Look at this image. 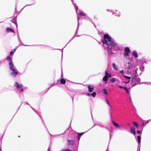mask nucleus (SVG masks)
Masks as SVG:
<instances>
[{
	"mask_svg": "<svg viewBox=\"0 0 151 151\" xmlns=\"http://www.w3.org/2000/svg\"><path fill=\"white\" fill-rule=\"evenodd\" d=\"M119 87L120 88H123L124 89V88L125 87H123V86H119Z\"/></svg>",
	"mask_w": 151,
	"mask_h": 151,
	"instance_id": "nucleus-30",
	"label": "nucleus"
},
{
	"mask_svg": "<svg viewBox=\"0 0 151 151\" xmlns=\"http://www.w3.org/2000/svg\"><path fill=\"white\" fill-rule=\"evenodd\" d=\"M87 94L88 96H89L90 95H91V94H90L89 93H88Z\"/></svg>",
	"mask_w": 151,
	"mask_h": 151,
	"instance_id": "nucleus-38",
	"label": "nucleus"
},
{
	"mask_svg": "<svg viewBox=\"0 0 151 151\" xmlns=\"http://www.w3.org/2000/svg\"><path fill=\"white\" fill-rule=\"evenodd\" d=\"M96 92H94L92 93L91 94V95L93 97H94L96 95Z\"/></svg>",
	"mask_w": 151,
	"mask_h": 151,
	"instance_id": "nucleus-20",
	"label": "nucleus"
},
{
	"mask_svg": "<svg viewBox=\"0 0 151 151\" xmlns=\"http://www.w3.org/2000/svg\"><path fill=\"white\" fill-rule=\"evenodd\" d=\"M116 44L114 42L112 41V40L110 41V42H109L108 43V45H107L108 46V48L111 47V48H112V47H114L116 46Z\"/></svg>",
	"mask_w": 151,
	"mask_h": 151,
	"instance_id": "nucleus-3",
	"label": "nucleus"
},
{
	"mask_svg": "<svg viewBox=\"0 0 151 151\" xmlns=\"http://www.w3.org/2000/svg\"><path fill=\"white\" fill-rule=\"evenodd\" d=\"M6 59L8 61H9V65H10L9 63H10L11 62V63H12V61H11V58L10 56L7 57L6 58Z\"/></svg>",
	"mask_w": 151,
	"mask_h": 151,
	"instance_id": "nucleus-12",
	"label": "nucleus"
},
{
	"mask_svg": "<svg viewBox=\"0 0 151 151\" xmlns=\"http://www.w3.org/2000/svg\"><path fill=\"white\" fill-rule=\"evenodd\" d=\"M0 151H1V150H0Z\"/></svg>",
	"mask_w": 151,
	"mask_h": 151,
	"instance_id": "nucleus-41",
	"label": "nucleus"
},
{
	"mask_svg": "<svg viewBox=\"0 0 151 151\" xmlns=\"http://www.w3.org/2000/svg\"><path fill=\"white\" fill-rule=\"evenodd\" d=\"M60 83L63 84H65V83L66 81L64 78H61L60 81Z\"/></svg>",
	"mask_w": 151,
	"mask_h": 151,
	"instance_id": "nucleus-11",
	"label": "nucleus"
},
{
	"mask_svg": "<svg viewBox=\"0 0 151 151\" xmlns=\"http://www.w3.org/2000/svg\"><path fill=\"white\" fill-rule=\"evenodd\" d=\"M80 14L81 15H83L84 16H85L86 15V14L82 12H80Z\"/></svg>",
	"mask_w": 151,
	"mask_h": 151,
	"instance_id": "nucleus-27",
	"label": "nucleus"
},
{
	"mask_svg": "<svg viewBox=\"0 0 151 151\" xmlns=\"http://www.w3.org/2000/svg\"><path fill=\"white\" fill-rule=\"evenodd\" d=\"M14 86L16 87L17 88H20V87H22V86L20 85L19 86V84L17 82H16L14 84Z\"/></svg>",
	"mask_w": 151,
	"mask_h": 151,
	"instance_id": "nucleus-10",
	"label": "nucleus"
},
{
	"mask_svg": "<svg viewBox=\"0 0 151 151\" xmlns=\"http://www.w3.org/2000/svg\"><path fill=\"white\" fill-rule=\"evenodd\" d=\"M84 132H82L80 133H78V136L81 137L84 134Z\"/></svg>",
	"mask_w": 151,
	"mask_h": 151,
	"instance_id": "nucleus-23",
	"label": "nucleus"
},
{
	"mask_svg": "<svg viewBox=\"0 0 151 151\" xmlns=\"http://www.w3.org/2000/svg\"><path fill=\"white\" fill-rule=\"evenodd\" d=\"M145 124L144 122L142 124V126H144Z\"/></svg>",
	"mask_w": 151,
	"mask_h": 151,
	"instance_id": "nucleus-36",
	"label": "nucleus"
},
{
	"mask_svg": "<svg viewBox=\"0 0 151 151\" xmlns=\"http://www.w3.org/2000/svg\"><path fill=\"white\" fill-rule=\"evenodd\" d=\"M132 55L136 58H137L138 56L137 52L135 50L133 52Z\"/></svg>",
	"mask_w": 151,
	"mask_h": 151,
	"instance_id": "nucleus-9",
	"label": "nucleus"
},
{
	"mask_svg": "<svg viewBox=\"0 0 151 151\" xmlns=\"http://www.w3.org/2000/svg\"><path fill=\"white\" fill-rule=\"evenodd\" d=\"M125 52L124 54V55L126 57H127L129 55V53L130 52V50L129 47H126L124 49Z\"/></svg>",
	"mask_w": 151,
	"mask_h": 151,
	"instance_id": "nucleus-4",
	"label": "nucleus"
},
{
	"mask_svg": "<svg viewBox=\"0 0 151 151\" xmlns=\"http://www.w3.org/2000/svg\"><path fill=\"white\" fill-rule=\"evenodd\" d=\"M9 64V69L12 71V72L10 73V75L13 76L14 77H15L18 74L17 71L14 68L13 63H12L11 62Z\"/></svg>",
	"mask_w": 151,
	"mask_h": 151,
	"instance_id": "nucleus-1",
	"label": "nucleus"
},
{
	"mask_svg": "<svg viewBox=\"0 0 151 151\" xmlns=\"http://www.w3.org/2000/svg\"><path fill=\"white\" fill-rule=\"evenodd\" d=\"M124 77L126 78L127 79H130L131 78V77L130 76H124Z\"/></svg>",
	"mask_w": 151,
	"mask_h": 151,
	"instance_id": "nucleus-25",
	"label": "nucleus"
},
{
	"mask_svg": "<svg viewBox=\"0 0 151 151\" xmlns=\"http://www.w3.org/2000/svg\"><path fill=\"white\" fill-rule=\"evenodd\" d=\"M21 91H23V89H21Z\"/></svg>",
	"mask_w": 151,
	"mask_h": 151,
	"instance_id": "nucleus-40",
	"label": "nucleus"
},
{
	"mask_svg": "<svg viewBox=\"0 0 151 151\" xmlns=\"http://www.w3.org/2000/svg\"><path fill=\"white\" fill-rule=\"evenodd\" d=\"M130 132L133 135H135L136 134V131L135 128L134 127H132L131 128Z\"/></svg>",
	"mask_w": 151,
	"mask_h": 151,
	"instance_id": "nucleus-5",
	"label": "nucleus"
},
{
	"mask_svg": "<svg viewBox=\"0 0 151 151\" xmlns=\"http://www.w3.org/2000/svg\"><path fill=\"white\" fill-rule=\"evenodd\" d=\"M62 151H71L70 150H69V149H66L65 150H63Z\"/></svg>",
	"mask_w": 151,
	"mask_h": 151,
	"instance_id": "nucleus-31",
	"label": "nucleus"
},
{
	"mask_svg": "<svg viewBox=\"0 0 151 151\" xmlns=\"http://www.w3.org/2000/svg\"><path fill=\"white\" fill-rule=\"evenodd\" d=\"M109 77L110 78L111 77V74H109Z\"/></svg>",
	"mask_w": 151,
	"mask_h": 151,
	"instance_id": "nucleus-37",
	"label": "nucleus"
},
{
	"mask_svg": "<svg viewBox=\"0 0 151 151\" xmlns=\"http://www.w3.org/2000/svg\"><path fill=\"white\" fill-rule=\"evenodd\" d=\"M111 40V37L108 34H105L104 35V38L102 39V43L108 45V43L110 42Z\"/></svg>",
	"mask_w": 151,
	"mask_h": 151,
	"instance_id": "nucleus-2",
	"label": "nucleus"
},
{
	"mask_svg": "<svg viewBox=\"0 0 151 151\" xmlns=\"http://www.w3.org/2000/svg\"><path fill=\"white\" fill-rule=\"evenodd\" d=\"M106 102L110 106V107H111V105H110V104L109 103V102L108 100L107 99H106Z\"/></svg>",
	"mask_w": 151,
	"mask_h": 151,
	"instance_id": "nucleus-22",
	"label": "nucleus"
},
{
	"mask_svg": "<svg viewBox=\"0 0 151 151\" xmlns=\"http://www.w3.org/2000/svg\"><path fill=\"white\" fill-rule=\"evenodd\" d=\"M120 73L122 74H123L124 73V71L123 70H121L120 71Z\"/></svg>",
	"mask_w": 151,
	"mask_h": 151,
	"instance_id": "nucleus-33",
	"label": "nucleus"
},
{
	"mask_svg": "<svg viewBox=\"0 0 151 151\" xmlns=\"http://www.w3.org/2000/svg\"><path fill=\"white\" fill-rule=\"evenodd\" d=\"M77 138H78V141H79V140H80V138L81 137H79V136H78V135L77 136Z\"/></svg>",
	"mask_w": 151,
	"mask_h": 151,
	"instance_id": "nucleus-34",
	"label": "nucleus"
},
{
	"mask_svg": "<svg viewBox=\"0 0 151 151\" xmlns=\"http://www.w3.org/2000/svg\"><path fill=\"white\" fill-rule=\"evenodd\" d=\"M137 133L138 134H139L140 133L141 131L140 130H138L137 131Z\"/></svg>",
	"mask_w": 151,
	"mask_h": 151,
	"instance_id": "nucleus-32",
	"label": "nucleus"
},
{
	"mask_svg": "<svg viewBox=\"0 0 151 151\" xmlns=\"http://www.w3.org/2000/svg\"><path fill=\"white\" fill-rule=\"evenodd\" d=\"M108 76H104L103 78V80L105 81H107L108 80Z\"/></svg>",
	"mask_w": 151,
	"mask_h": 151,
	"instance_id": "nucleus-14",
	"label": "nucleus"
},
{
	"mask_svg": "<svg viewBox=\"0 0 151 151\" xmlns=\"http://www.w3.org/2000/svg\"><path fill=\"white\" fill-rule=\"evenodd\" d=\"M6 31L7 33L9 32H14V31L10 28H7L6 29Z\"/></svg>",
	"mask_w": 151,
	"mask_h": 151,
	"instance_id": "nucleus-8",
	"label": "nucleus"
},
{
	"mask_svg": "<svg viewBox=\"0 0 151 151\" xmlns=\"http://www.w3.org/2000/svg\"><path fill=\"white\" fill-rule=\"evenodd\" d=\"M113 66V68L116 70H118V68L117 67V66L116 65L115 63H113L112 64Z\"/></svg>",
	"mask_w": 151,
	"mask_h": 151,
	"instance_id": "nucleus-15",
	"label": "nucleus"
},
{
	"mask_svg": "<svg viewBox=\"0 0 151 151\" xmlns=\"http://www.w3.org/2000/svg\"><path fill=\"white\" fill-rule=\"evenodd\" d=\"M102 91L103 93L106 95H107L108 94V92L106 89H103Z\"/></svg>",
	"mask_w": 151,
	"mask_h": 151,
	"instance_id": "nucleus-16",
	"label": "nucleus"
},
{
	"mask_svg": "<svg viewBox=\"0 0 151 151\" xmlns=\"http://www.w3.org/2000/svg\"><path fill=\"white\" fill-rule=\"evenodd\" d=\"M101 128V126L99 125H97L95 126V129L97 130H99Z\"/></svg>",
	"mask_w": 151,
	"mask_h": 151,
	"instance_id": "nucleus-17",
	"label": "nucleus"
},
{
	"mask_svg": "<svg viewBox=\"0 0 151 151\" xmlns=\"http://www.w3.org/2000/svg\"><path fill=\"white\" fill-rule=\"evenodd\" d=\"M149 122V120H148V121L147 122H146V124H147L148 123V122Z\"/></svg>",
	"mask_w": 151,
	"mask_h": 151,
	"instance_id": "nucleus-39",
	"label": "nucleus"
},
{
	"mask_svg": "<svg viewBox=\"0 0 151 151\" xmlns=\"http://www.w3.org/2000/svg\"><path fill=\"white\" fill-rule=\"evenodd\" d=\"M106 151H107V150H106Z\"/></svg>",
	"mask_w": 151,
	"mask_h": 151,
	"instance_id": "nucleus-42",
	"label": "nucleus"
},
{
	"mask_svg": "<svg viewBox=\"0 0 151 151\" xmlns=\"http://www.w3.org/2000/svg\"><path fill=\"white\" fill-rule=\"evenodd\" d=\"M87 87L88 91L90 92H91L93 91V87H91L90 85H88L87 86Z\"/></svg>",
	"mask_w": 151,
	"mask_h": 151,
	"instance_id": "nucleus-7",
	"label": "nucleus"
},
{
	"mask_svg": "<svg viewBox=\"0 0 151 151\" xmlns=\"http://www.w3.org/2000/svg\"><path fill=\"white\" fill-rule=\"evenodd\" d=\"M129 100H130V102H132V99H131V98L130 96L129 97Z\"/></svg>",
	"mask_w": 151,
	"mask_h": 151,
	"instance_id": "nucleus-35",
	"label": "nucleus"
},
{
	"mask_svg": "<svg viewBox=\"0 0 151 151\" xmlns=\"http://www.w3.org/2000/svg\"><path fill=\"white\" fill-rule=\"evenodd\" d=\"M113 125L115 126L116 127L118 128H120V127L119 126V125L118 124L116 123L115 122H114L113 121Z\"/></svg>",
	"mask_w": 151,
	"mask_h": 151,
	"instance_id": "nucleus-13",
	"label": "nucleus"
},
{
	"mask_svg": "<svg viewBox=\"0 0 151 151\" xmlns=\"http://www.w3.org/2000/svg\"><path fill=\"white\" fill-rule=\"evenodd\" d=\"M139 143H140L141 142V138L140 136H138L137 137Z\"/></svg>",
	"mask_w": 151,
	"mask_h": 151,
	"instance_id": "nucleus-19",
	"label": "nucleus"
},
{
	"mask_svg": "<svg viewBox=\"0 0 151 151\" xmlns=\"http://www.w3.org/2000/svg\"><path fill=\"white\" fill-rule=\"evenodd\" d=\"M124 89L127 92V93H129V91L127 87H125V88H124Z\"/></svg>",
	"mask_w": 151,
	"mask_h": 151,
	"instance_id": "nucleus-26",
	"label": "nucleus"
},
{
	"mask_svg": "<svg viewBox=\"0 0 151 151\" xmlns=\"http://www.w3.org/2000/svg\"><path fill=\"white\" fill-rule=\"evenodd\" d=\"M16 48L13 49L10 53V55H12L13 54V53L15 51Z\"/></svg>",
	"mask_w": 151,
	"mask_h": 151,
	"instance_id": "nucleus-21",
	"label": "nucleus"
},
{
	"mask_svg": "<svg viewBox=\"0 0 151 151\" xmlns=\"http://www.w3.org/2000/svg\"><path fill=\"white\" fill-rule=\"evenodd\" d=\"M67 141L69 145H74L75 144V142L74 140H68Z\"/></svg>",
	"mask_w": 151,
	"mask_h": 151,
	"instance_id": "nucleus-6",
	"label": "nucleus"
},
{
	"mask_svg": "<svg viewBox=\"0 0 151 151\" xmlns=\"http://www.w3.org/2000/svg\"><path fill=\"white\" fill-rule=\"evenodd\" d=\"M115 81V78H112L110 80V82L111 83H114Z\"/></svg>",
	"mask_w": 151,
	"mask_h": 151,
	"instance_id": "nucleus-24",
	"label": "nucleus"
},
{
	"mask_svg": "<svg viewBox=\"0 0 151 151\" xmlns=\"http://www.w3.org/2000/svg\"><path fill=\"white\" fill-rule=\"evenodd\" d=\"M133 123L134 124V126L137 127V129L138 128V124L137 123H136V122H133Z\"/></svg>",
	"mask_w": 151,
	"mask_h": 151,
	"instance_id": "nucleus-18",
	"label": "nucleus"
},
{
	"mask_svg": "<svg viewBox=\"0 0 151 151\" xmlns=\"http://www.w3.org/2000/svg\"><path fill=\"white\" fill-rule=\"evenodd\" d=\"M109 74L108 73V72L106 71L105 72V76H108V77H109Z\"/></svg>",
	"mask_w": 151,
	"mask_h": 151,
	"instance_id": "nucleus-28",
	"label": "nucleus"
},
{
	"mask_svg": "<svg viewBox=\"0 0 151 151\" xmlns=\"http://www.w3.org/2000/svg\"><path fill=\"white\" fill-rule=\"evenodd\" d=\"M108 48V51L110 52H111V47H110V48Z\"/></svg>",
	"mask_w": 151,
	"mask_h": 151,
	"instance_id": "nucleus-29",
	"label": "nucleus"
}]
</instances>
